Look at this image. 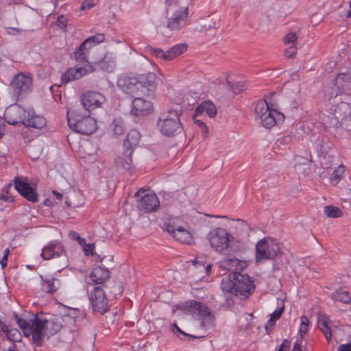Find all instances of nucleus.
Wrapping results in <instances>:
<instances>
[{
  "mask_svg": "<svg viewBox=\"0 0 351 351\" xmlns=\"http://www.w3.org/2000/svg\"><path fill=\"white\" fill-rule=\"evenodd\" d=\"M16 324L23 330L25 336L32 339L33 344L41 346L47 335H54L62 328L56 319H47L42 313L34 315L29 319H25L14 315Z\"/></svg>",
  "mask_w": 351,
  "mask_h": 351,
  "instance_id": "nucleus-1",
  "label": "nucleus"
},
{
  "mask_svg": "<svg viewBox=\"0 0 351 351\" xmlns=\"http://www.w3.org/2000/svg\"><path fill=\"white\" fill-rule=\"evenodd\" d=\"M181 111L171 109L161 113L157 120V128L166 136L171 137L178 135L183 130L180 117Z\"/></svg>",
  "mask_w": 351,
  "mask_h": 351,
  "instance_id": "nucleus-2",
  "label": "nucleus"
},
{
  "mask_svg": "<svg viewBox=\"0 0 351 351\" xmlns=\"http://www.w3.org/2000/svg\"><path fill=\"white\" fill-rule=\"evenodd\" d=\"M67 121L69 128L81 134H92L97 128L95 119L89 114L82 117L75 110H69L67 112Z\"/></svg>",
  "mask_w": 351,
  "mask_h": 351,
  "instance_id": "nucleus-3",
  "label": "nucleus"
},
{
  "mask_svg": "<svg viewBox=\"0 0 351 351\" xmlns=\"http://www.w3.org/2000/svg\"><path fill=\"white\" fill-rule=\"evenodd\" d=\"M256 119L265 128H271L278 122L283 121L285 116L278 110L271 108L265 100L259 101L255 108Z\"/></svg>",
  "mask_w": 351,
  "mask_h": 351,
  "instance_id": "nucleus-4",
  "label": "nucleus"
},
{
  "mask_svg": "<svg viewBox=\"0 0 351 351\" xmlns=\"http://www.w3.org/2000/svg\"><path fill=\"white\" fill-rule=\"evenodd\" d=\"M184 307L197 315L201 328L207 330L214 327L215 317L205 304L196 300H190L185 302Z\"/></svg>",
  "mask_w": 351,
  "mask_h": 351,
  "instance_id": "nucleus-5",
  "label": "nucleus"
},
{
  "mask_svg": "<svg viewBox=\"0 0 351 351\" xmlns=\"http://www.w3.org/2000/svg\"><path fill=\"white\" fill-rule=\"evenodd\" d=\"M232 237L222 228H215L207 234V239L210 247L217 253H224L229 246Z\"/></svg>",
  "mask_w": 351,
  "mask_h": 351,
  "instance_id": "nucleus-6",
  "label": "nucleus"
},
{
  "mask_svg": "<svg viewBox=\"0 0 351 351\" xmlns=\"http://www.w3.org/2000/svg\"><path fill=\"white\" fill-rule=\"evenodd\" d=\"M279 252L280 245L276 240L270 238L263 239L256 245V262L273 259Z\"/></svg>",
  "mask_w": 351,
  "mask_h": 351,
  "instance_id": "nucleus-7",
  "label": "nucleus"
},
{
  "mask_svg": "<svg viewBox=\"0 0 351 351\" xmlns=\"http://www.w3.org/2000/svg\"><path fill=\"white\" fill-rule=\"evenodd\" d=\"M137 207L144 213H152L157 210L160 206V200L155 193H147L143 189L135 193Z\"/></svg>",
  "mask_w": 351,
  "mask_h": 351,
  "instance_id": "nucleus-8",
  "label": "nucleus"
},
{
  "mask_svg": "<svg viewBox=\"0 0 351 351\" xmlns=\"http://www.w3.org/2000/svg\"><path fill=\"white\" fill-rule=\"evenodd\" d=\"M231 276L234 280L235 295L246 298L252 293L255 285L247 274L234 272Z\"/></svg>",
  "mask_w": 351,
  "mask_h": 351,
  "instance_id": "nucleus-9",
  "label": "nucleus"
},
{
  "mask_svg": "<svg viewBox=\"0 0 351 351\" xmlns=\"http://www.w3.org/2000/svg\"><path fill=\"white\" fill-rule=\"evenodd\" d=\"M104 287H106V285L95 287L89 295V301L93 310L101 314L109 310L108 300Z\"/></svg>",
  "mask_w": 351,
  "mask_h": 351,
  "instance_id": "nucleus-10",
  "label": "nucleus"
},
{
  "mask_svg": "<svg viewBox=\"0 0 351 351\" xmlns=\"http://www.w3.org/2000/svg\"><path fill=\"white\" fill-rule=\"evenodd\" d=\"M10 86L14 96L18 98L21 95L31 91L32 80L29 74L19 73L14 77Z\"/></svg>",
  "mask_w": 351,
  "mask_h": 351,
  "instance_id": "nucleus-11",
  "label": "nucleus"
},
{
  "mask_svg": "<svg viewBox=\"0 0 351 351\" xmlns=\"http://www.w3.org/2000/svg\"><path fill=\"white\" fill-rule=\"evenodd\" d=\"M27 110L21 106L14 104L9 106L4 111V119L10 125H16L18 123H24Z\"/></svg>",
  "mask_w": 351,
  "mask_h": 351,
  "instance_id": "nucleus-12",
  "label": "nucleus"
},
{
  "mask_svg": "<svg viewBox=\"0 0 351 351\" xmlns=\"http://www.w3.org/2000/svg\"><path fill=\"white\" fill-rule=\"evenodd\" d=\"M95 69L90 64L84 66L76 64L74 67L69 69L61 77L62 83L67 84L70 81L78 80L88 73H93Z\"/></svg>",
  "mask_w": 351,
  "mask_h": 351,
  "instance_id": "nucleus-13",
  "label": "nucleus"
},
{
  "mask_svg": "<svg viewBox=\"0 0 351 351\" xmlns=\"http://www.w3.org/2000/svg\"><path fill=\"white\" fill-rule=\"evenodd\" d=\"M14 189L27 201L36 203L38 201V194L36 190L32 187L25 180L15 178L14 180Z\"/></svg>",
  "mask_w": 351,
  "mask_h": 351,
  "instance_id": "nucleus-14",
  "label": "nucleus"
},
{
  "mask_svg": "<svg viewBox=\"0 0 351 351\" xmlns=\"http://www.w3.org/2000/svg\"><path fill=\"white\" fill-rule=\"evenodd\" d=\"M118 87L125 93L132 97L141 95L138 77H129L127 75L121 76L117 80Z\"/></svg>",
  "mask_w": 351,
  "mask_h": 351,
  "instance_id": "nucleus-15",
  "label": "nucleus"
},
{
  "mask_svg": "<svg viewBox=\"0 0 351 351\" xmlns=\"http://www.w3.org/2000/svg\"><path fill=\"white\" fill-rule=\"evenodd\" d=\"M188 8H181L174 11L169 18L167 27L169 29L179 30L187 24Z\"/></svg>",
  "mask_w": 351,
  "mask_h": 351,
  "instance_id": "nucleus-16",
  "label": "nucleus"
},
{
  "mask_svg": "<svg viewBox=\"0 0 351 351\" xmlns=\"http://www.w3.org/2000/svg\"><path fill=\"white\" fill-rule=\"evenodd\" d=\"M105 101V97L96 91H87L81 96L82 105L88 111L100 107Z\"/></svg>",
  "mask_w": 351,
  "mask_h": 351,
  "instance_id": "nucleus-17",
  "label": "nucleus"
},
{
  "mask_svg": "<svg viewBox=\"0 0 351 351\" xmlns=\"http://www.w3.org/2000/svg\"><path fill=\"white\" fill-rule=\"evenodd\" d=\"M141 95H149V92L154 90L157 86L156 75L154 73L142 74L138 77Z\"/></svg>",
  "mask_w": 351,
  "mask_h": 351,
  "instance_id": "nucleus-18",
  "label": "nucleus"
},
{
  "mask_svg": "<svg viewBox=\"0 0 351 351\" xmlns=\"http://www.w3.org/2000/svg\"><path fill=\"white\" fill-rule=\"evenodd\" d=\"M64 254L65 249L63 245L58 241H52L43 248L41 256L45 260H49Z\"/></svg>",
  "mask_w": 351,
  "mask_h": 351,
  "instance_id": "nucleus-19",
  "label": "nucleus"
},
{
  "mask_svg": "<svg viewBox=\"0 0 351 351\" xmlns=\"http://www.w3.org/2000/svg\"><path fill=\"white\" fill-rule=\"evenodd\" d=\"M132 103L131 113L134 116H144L152 112L153 108L152 103L143 99L141 97H134Z\"/></svg>",
  "mask_w": 351,
  "mask_h": 351,
  "instance_id": "nucleus-20",
  "label": "nucleus"
},
{
  "mask_svg": "<svg viewBox=\"0 0 351 351\" xmlns=\"http://www.w3.org/2000/svg\"><path fill=\"white\" fill-rule=\"evenodd\" d=\"M23 125L26 127H31L35 129H43L47 125L46 119L41 115L37 114L34 110H27Z\"/></svg>",
  "mask_w": 351,
  "mask_h": 351,
  "instance_id": "nucleus-21",
  "label": "nucleus"
},
{
  "mask_svg": "<svg viewBox=\"0 0 351 351\" xmlns=\"http://www.w3.org/2000/svg\"><path fill=\"white\" fill-rule=\"evenodd\" d=\"M40 278L41 289L46 293H54L61 286L60 280L52 276H40Z\"/></svg>",
  "mask_w": 351,
  "mask_h": 351,
  "instance_id": "nucleus-22",
  "label": "nucleus"
},
{
  "mask_svg": "<svg viewBox=\"0 0 351 351\" xmlns=\"http://www.w3.org/2000/svg\"><path fill=\"white\" fill-rule=\"evenodd\" d=\"M132 149H125L122 156L118 157L115 160L117 167H122L123 169L128 171L130 173L132 172Z\"/></svg>",
  "mask_w": 351,
  "mask_h": 351,
  "instance_id": "nucleus-23",
  "label": "nucleus"
},
{
  "mask_svg": "<svg viewBox=\"0 0 351 351\" xmlns=\"http://www.w3.org/2000/svg\"><path fill=\"white\" fill-rule=\"evenodd\" d=\"M109 278V271L101 266L95 267L90 274V280L95 285L104 284Z\"/></svg>",
  "mask_w": 351,
  "mask_h": 351,
  "instance_id": "nucleus-24",
  "label": "nucleus"
},
{
  "mask_svg": "<svg viewBox=\"0 0 351 351\" xmlns=\"http://www.w3.org/2000/svg\"><path fill=\"white\" fill-rule=\"evenodd\" d=\"M244 263L241 262L236 258H224L219 262L220 267L223 270L232 271L231 274L234 272H240L243 268Z\"/></svg>",
  "mask_w": 351,
  "mask_h": 351,
  "instance_id": "nucleus-25",
  "label": "nucleus"
},
{
  "mask_svg": "<svg viewBox=\"0 0 351 351\" xmlns=\"http://www.w3.org/2000/svg\"><path fill=\"white\" fill-rule=\"evenodd\" d=\"M335 86L339 89L334 97H337L339 93L350 89L351 86V75L348 73H342L337 75L335 78Z\"/></svg>",
  "mask_w": 351,
  "mask_h": 351,
  "instance_id": "nucleus-26",
  "label": "nucleus"
},
{
  "mask_svg": "<svg viewBox=\"0 0 351 351\" xmlns=\"http://www.w3.org/2000/svg\"><path fill=\"white\" fill-rule=\"evenodd\" d=\"M203 112L210 118L214 117L217 114V108L215 104L210 101L202 102L195 110V117L200 116Z\"/></svg>",
  "mask_w": 351,
  "mask_h": 351,
  "instance_id": "nucleus-27",
  "label": "nucleus"
},
{
  "mask_svg": "<svg viewBox=\"0 0 351 351\" xmlns=\"http://www.w3.org/2000/svg\"><path fill=\"white\" fill-rule=\"evenodd\" d=\"M117 56L112 52H107L99 63V67L104 71L112 72L116 67Z\"/></svg>",
  "mask_w": 351,
  "mask_h": 351,
  "instance_id": "nucleus-28",
  "label": "nucleus"
},
{
  "mask_svg": "<svg viewBox=\"0 0 351 351\" xmlns=\"http://www.w3.org/2000/svg\"><path fill=\"white\" fill-rule=\"evenodd\" d=\"M330 319L324 313H318L317 324L319 328L324 335L326 340L329 342L332 338L331 328L329 326Z\"/></svg>",
  "mask_w": 351,
  "mask_h": 351,
  "instance_id": "nucleus-29",
  "label": "nucleus"
},
{
  "mask_svg": "<svg viewBox=\"0 0 351 351\" xmlns=\"http://www.w3.org/2000/svg\"><path fill=\"white\" fill-rule=\"evenodd\" d=\"M141 138L140 133L136 130H130L123 142V147L125 149L131 148L134 151V148L138 144Z\"/></svg>",
  "mask_w": 351,
  "mask_h": 351,
  "instance_id": "nucleus-30",
  "label": "nucleus"
},
{
  "mask_svg": "<svg viewBox=\"0 0 351 351\" xmlns=\"http://www.w3.org/2000/svg\"><path fill=\"white\" fill-rule=\"evenodd\" d=\"M90 49V47L88 45H84L83 47L82 43L79 46L75 52V58L80 65L82 64L84 66L86 64H90L88 58Z\"/></svg>",
  "mask_w": 351,
  "mask_h": 351,
  "instance_id": "nucleus-31",
  "label": "nucleus"
},
{
  "mask_svg": "<svg viewBox=\"0 0 351 351\" xmlns=\"http://www.w3.org/2000/svg\"><path fill=\"white\" fill-rule=\"evenodd\" d=\"M333 300L340 302L344 304L351 303V296L349 292L344 288L337 289L331 295Z\"/></svg>",
  "mask_w": 351,
  "mask_h": 351,
  "instance_id": "nucleus-32",
  "label": "nucleus"
},
{
  "mask_svg": "<svg viewBox=\"0 0 351 351\" xmlns=\"http://www.w3.org/2000/svg\"><path fill=\"white\" fill-rule=\"evenodd\" d=\"M186 50V45L184 44H178L168 50L165 51L166 61L171 60L178 56L181 55Z\"/></svg>",
  "mask_w": 351,
  "mask_h": 351,
  "instance_id": "nucleus-33",
  "label": "nucleus"
},
{
  "mask_svg": "<svg viewBox=\"0 0 351 351\" xmlns=\"http://www.w3.org/2000/svg\"><path fill=\"white\" fill-rule=\"evenodd\" d=\"M171 236L177 241L183 243H190L192 237L190 232L182 226L179 227L177 230L171 234Z\"/></svg>",
  "mask_w": 351,
  "mask_h": 351,
  "instance_id": "nucleus-34",
  "label": "nucleus"
},
{
  "mask_svg": "<svg viewBox=\"0 0 351 351\" xmlns=\"http://www.w3.org/2000/svg\"><path fill=\"white\" fill-rule=\"evenodd\" d=\"M234 285V280L232 278L231 274H230L228 276L222 278L221 282V288L224 293H232L235 295Z\"/></svg>",
  "mask_w": 351,
  "mask_h": 351,
  "instance_id": "nucleus-35",
  "label": "nucleus"
},
{
  "mask_svg": "<svg viewBox=\"0 0 351 351\" xmlns=\"http://www.w3.org/2000/svg\"><path fill=\"white\" fill-rule=\"evenodd\" d=\"M345 171L346 167L342 165L334 169L330 176V184L333 186L338 184L343 178Z\"/></svg>",
  "mask_w": 351,
  "mask_h": 351,
  "instance_id": "nucleus-36",
  "label": "nucleus"
},
{
  "mask_svg": "<svg viewBox=\"0 0 351 351\" xmlns=\"http://www.w3.org/2000/svg\"><path fill=\"white\" fill-rule=\"evenodd\" d=\"M105 40V35L104 34H97L94 36H89L83 43L82 46L88 45L92 48L93 46L97 45Z\"/></svg>",
  "mask_w": 351,
  "mask_h": 351,
  "instance_id": "nucleus-37",
  "label": "nucleus"
},
{
  "mask_svg": "<svg viewBox=\"0 0 351 351\" xmlns=\"http://www.w3.org/2000/svg\"><path fill=\"white\" fill-rule=\"evenodd\" d=\"M12 184L11 183L4 185L1 190L0 199L6 202H13L14 201V198L12 195Z\"/></svg>",
  "mask_w": 351,
  "mask_h": 351,
  "instance_id": "nucleus-38",
  "label": "nucleus"
},
{
  "mask_svg": "<svg viewBox=\"0 0 351 351\" xmlns=\"http://www.w3.org/2000/svg\"><path fill=\"white\" fill-rule=\"evenodd\" d=\"M324 213L329 217L336 218L341 215V210L336 206H326L324 209Z\"/></svg>",
  "mask_w": 351,
  "mask_h": 351,
  "instance_id": "nucleus-39",
  "label": "nucleus"
},
{
  "mask_svg": "<svg viewBox=\"0 0 351 351\" xmlns=\"http://www.w3.org/2000/svg\"><path fill=\"white\" fill-rule=\"evenodd\" d=\"M309 320L307 316L302 315L300 317V326L299 328V334L301 339H303L304 335L306 333L308 329Z\"/></svg>",
  "mask_w": 351,
  "mask_h": 351,
  "instance_id": "nucleus-40",
  "label": "nucleus"
},
{
  "mask_svg": "<svg viewBox=\"0 0 351 351\" xmlns=\"http://www.w3.org/2000/svg\"><path fill=\"white\" fill-rule=\"evenodd\" d=\"M165 229L171 235L173 234L177 229L180 227V225L177 223V219H169L164 224Z\"/></svg>",
  "mask_w": 351,
  "mask_h": 351,
  "instance_id": "nucleus-41",
  "label": "nucleus"
},
{
  "mask_svg": "<svg viewBox=\"0 0 351 351\" xmlns=\"http://www.w3.org/2000/svg\"><path fill=\"white\" fill-rule=\"evenodd\" d=\"M112 126L114 135L120 136L123 134V125L121 120H114Z\"/></svg>",
  "mask_w": 351,
  "mask_h": 351,
  "instance_id": "nucleus-42",
  "label": "nucleus"
},
{
  "mask_svg": "<svg viewBox=\"0 0 351 351\" xmlns=\"http://www.w3.org/2000/svg\"><path fill=\"white\" fill-rule=\"evenodd\" d=\"M148 51L150 53V54L155 56L156 58L166 60L165 51L158 48L149 47L148 49Z\"/></svg>",
  "mask_w": 351,
  "mask_h": 351,
  "instance_id": "nucleus-43",
  "label": "nucleus"
},
{
  "mask_svg": "<svg viewBox=\"0 0 351 351\" xmlns=\"http://www.w3.org/2000/svg\"><path fill=\"white\" fill-rule=\"evenodd\" d=\"M7 337L12 341H18L21 339L20 332L16 329L11 328L6 334Z\"/></svg>",
  "mask_w": 351,
  "mask_h": 351,
  "instance_id": "nucleus-44",
  "label": "nucleus"
},
{
  "mask_svg": "<svg viewBox=\"0 0 351 351\" xmlns=\"http://www.w3.org/2000/svg\"><path fill=\"white\" fill-rule=\"evenodd\" d=\"M228 84L231 88L232 90L236 94L239 93L240 92L246 88L245 84L242 82H238L235 84H231L230 82H228Z\"/></svg>",
  "mask_w": 351,
  "mask_h": 351,
  "instance_id": "nucleus-45",
  "label": "nucleus"
},
{
  "mask_svg": "<svg viewBox=\"0 0 351 351\" xmlns=\"http://www.w3.org/2000/svg\"><path fill=\"white\" fill-rule=\"evenodd\" d=\"M297 40V36L295 33L291 32L287 34L284 38V43L286 45L291 44L295 45Z\"/></svg>",
  "mask_w": 351,
  "mask_h": 351,
  "instance_id": "nucleus-46",
  "label": "nucleus"
},
{
  "mask_svg": "<svg viewBox=\"0 0 351 351\" xmlns=\"http://www.w3.org/2000/svg\"><path fill=\"white\" fill-rule=\"evenodd\" d=\"M98 2V0H85L81 5V10H88L95 6Z\"/></svg>",
  "mask_w": 351,
  "mask_h": 351,
  "instance_id": "nucleus-47",
  "label": "nucleus"
},
{
  "mask_svg": "<svg viewBox=\"0 0 351 351\" xmlns=\"http://www.w3.org/2000/svg\"><path fill=\"white\" fill-rule=\"evenodd\" d=\"M297 52V48L295 45H291L285 51V55L287 58H292L295 56Z\"/></svg>",
  "mask_w": 351,
  "mask_h": 351,
  "instance_id": "nucleus-48",
  "label": "nucleus"
},
{
  "mask_svg": "<svg viewBox=\"0 0 351 351\" xmlns=\"http://www.w3.org/2000/svg\"><path fill=\"white\" fill-rule=\"evenodd\" d=\"M197 117H195V113L193 116L194 123L198 125L205 133L208 132L207 125L201 120L197 119Z\"/></svg>",
  "mask_w": 351,
  "mask_h": 351,
  "instance_id": "nucleus-49",
  "label": "nucleus"
},
{
  "mask_svg": "<svg viewBox=\"0 0 351 351\" xmlns=\"http://www.w3.org/2000/svg\"><path fill=\"white\" fill-rule=\"evenodd\" d=\"M95 250V245L88 243L86 244L84 247H83L84 253L86 256H93V250Z\"/></svg>",
  "mask_w": 351,
  "mask_h": 351,
  "instance_id": "nucleus-50",
  "label": "nucleus"
},
{
  "mask_svg": "<svg viewBox=\"0 0 351 351\" xmlns=\"http://www.w3.org/2000/svg\"><path fill=\"white\" fill-rule=\"evenodd\" d=\"M284 311V307H281L279 308L276 309L271 314V318L274 319V320L276 322L280 317Z\"/></svg>",
  "mask_w": 351,
  "mask_h": 351,
  "instance_id": "nucleus-51",
  "label": "nucleus"
},
{
  "mask_svg": "<svg viewBox=\"0 0 351 351\" xmlns=\"http://www.w3.org/2000/svg\"><path fill=\"white\" fill-rule=\"evenodd\" d=\"M291 346V341L288 339H285L280 346L278 351H289Z\"/></svg>",
  "mask_w": 351,
  "mask_h": 351,
  "instance_id": "nucleus-52",
  "label": "nucleus"
},
{
  "mask_svg": "<svg viewBox=\"0 0 351 351\" xmlns=\"http://www.w3.org/2000/svg\"><path fill=\"white\" fill-rule=\"evenodd\" d=\"M57 25L62 29L66 27V19L64 18V16L61 15L58 16L57 20Z\"/></svg>",
  "mask_w": 351,
  "mask_h": 351,
  "instance_id": "nucleus-53",
  "label": "nucleus"
},
{
  "mask_svg": "<svg viewBox=\"0 0 351 351\" xmlns=\"http://www.w3.org/2000/svg\"><path fill=\"white\" fill-rule=\"evenodd\" d=\"M292 141H293V137L289 135L285 136L278 139V142H279L281 144H289L292 142Z\"/></svg>",
  "mask_w": 351,
  "mask_h": 351,
  "instance_id": "nucleus-54",
  "label": "nucleus"
},
{
  "mask_svg": "<svg viewBox=\"0 0 351 351\" xmlns=\"http://www.w3.org/2000/svg\"><path fill=\"white\" fill-rule=\"evenodd\" d=\"M275 324H276V321L274 320V319H272L270 317V319L267 322L265 326L267 332H269V331L272 329V328L275 326Z\"/></svg>",
  "mask_w": 351,
  "mask_h": 351,
  "instance_id": "nucleus-55",
  "label": "nucleus"
},
{
  "mask_svg": "<svg viewBox=\"0 0 351 351\" xmlns=\"http://www.w3.org/2000/svg\"><path fill=\"white\" fill-rule=\"evenodd\" d=\"M338 351H351V342L340 345Z\"/></svg>",
  "mask_w": 351,
  "mask_h": 351,
  "instance_id": "nucleus-56",
  "label": "nucleus"
},
{
  "mask_svg": "<svg viewBox=\"0 0 351 351\" xmlns=\"http://www.w3.org/2000/svg\"><path fill=\"white\" fill-rule=\"evenodd\" d=\"M0 328L6 335L11 327L9 325H7L5 322L0 321Z\"/></svg>",
  "mask_w": 351,
  "mask_h": 351,
  "instance_id": "nucleus-57",
  "label": "nucleus"
},
{
  "mask_svg": "<svg viewBox=\"0 0 351 351\" xmlns=\"http://www.w3.org/2000/svg\"><path fill=\"white\" fill-rule=\"evenodd\" d=\"M69 235L70 238H71L72 239L75 240L77 241H78L81 239V237L80 236V234L74 230L70 231Z\"/></svg>",
  "mask_w": 351,
  "mask_h": 351,
  "instance_id": "nucleus-58",
  "label": "nucleus"
},
{
  "mask_svg": "<svg viewBox=\"0 0 351 351\" xmlns=\"http://www.w3.org/2000/svg\"><path fill=\"white\" fill-rule=\"evenodd\" d=\"M302 339H297L294 344H293V349L292 350H300V351H302V348H301V343H302Z\"/></svg>",
  "mask_w": 351,
  "mask_h": 351,
  "instance_id": "nucleus-59",
  "label": "nucleus"
},
{
  "mask_svg": "<svg viewBox=\"0 0 351 351\" xmlns=\"http://www.w3.org/2000/svg\"><path fill=\"white\" fill-rule=\"evenodd\" d=\"M175 327L177 329V331L178 332H180V334L184 335V336H186V337H189L190 339H195L197 338L196 337L193 336V335H189L186 332H184V331H182L176 324H175Z\"/></svg>",
  "mask_w": 351,
  "mask_h": 351,
  "instance_id": "nucleus-60",
  "label": "nucleus"
},
{
  "mask_svg": "<svg viewBox=\"0 0 351 351\" xmlns=\"http://www.w3.org/2000/svg\"><path fill=\"white\" fill-rule=\"evenodd\" d=\"M213 265L211 264H208L206 267L202 265V268L205 269L206 275H210L211 272Z\"/></svg>",
  "mask_w": 351,
  "mask_h": 351,
  "instance_id": "nucleus-61",
  "label": "nucleus"
},
{
  "mask_svg": "<svg viewBox=\"0 0 351 351\" xmlns=\"http://www.w3.org/2000/svg\"><path fill=\"white\" fill-rule=\"evenodd\" d=\"M0 264L2 268H4L8 265V257L3 256L1 261H0Z\"/></svg>",
  "mask_w": 351,
  "mask_h": 351,
  "instance_id": "nucleus-62",
  "label": "nucleus"
},
{
  "mask_svg": "<svg viewBox=\"0 0 351 351\" xmlns=\"http://www.w3.org/2000/svg\"><path fill=\"white\" fill-rule=\"evenodd\" d=\"M53 195L56 197V198L57 199L60 200V199H62L63 195H62V193H59L58 191H53Z\"/></svg>",
  "mask_w": 351,
  "mask_h": 351,
  "instance_id": "nucleus-63",
  "label": "nucleus"
},
{
  "mask_svg": "<svg viewBox=\"0 0 351 351\" xmlns=\"http://www.w3.org/2000/svg\"><path fill=\"white\" fill-rule=\"evenodd\" d=\"M176 3V0H166L165 4L167 7L171 6L172 4Z\"/></svg>",
  "mask_w": 351,
  "mask_h": 351,
  "instance_id": "nucleus-64",
  "label": "nucleus"
}]
</instances>
